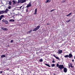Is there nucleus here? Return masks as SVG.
<instances>
[{
  "label": "nucleus",
  "instance_id": "37",
  "mask_svg": "<svg viewBox=\"0 0 75 75\" xmlns=\"http://www.w3.org/2000/svg\"><path fill=\"white\" fill-rule=\"evenodd\" d=\"M3 73L2 71H0V74H2Z\"/></svg>",
  "mask_w": 75,
  "mask_h": 75
},
{
  "label": "nucleus",
  "instance_id": "44",
  "mask_svg": "<svg viewBox=\"0 0 75 75\" xmlns=\"http://www.w3.org/2000/svg\"><path fill=\"white\" fill-rule=\"evenodd\" d=\"M47 24V25H48V24Z\"/></svg>",
  "mask_w": 75,
  "mask_h": 75
},
{
  "label": "nucleus",
  "instance_id": "2",
  "mask_svg": "<svg viewBox=\"0 0 75 75\" xmlns=\"http://www.w3.org/2000/svg\"><path fill=\"white\" fill-rule=\"evenodd\" d=\"M58 68H59L61 70H62V69L64 68V66H63L62 65H59Z\"/></svg>",
  "mask_w": 75,
  "mask_h": 75
},
{
  "label": "nucleus",
  "instance_id": "9",
  "mask_svg": "<svg viewBox=\"0 0 75 75\" xmlns=\"http://www.w3.org/2000/svg\"><path fill=\"white\" fill-rule=\"evenodd\" d=\"M72 54H71V53H70L69 55V58H72Z\"/></svg>",
  "mask_w": 75,
  "mask_h": 75
},
{
  "label": "nucleus",
  "instance_id": "31",
  "mask_svg": "<svg viewBox=\"0 0 75 75\" xmlns=\"http://www.w3.org/2000/svg\"><path fill=\"white\" fill-rule=\"evenodd\" d=\"M37 8H36L35 10V12H37Z\"/></svg>",
  "mask_w": 75,
  "mask_h": 75
},
{
  "label": "nucleus",
  "instance_id": "29",
  "mask_svg": "<svg viewBox=\"0 0 75 75\" xmlns=\"http://www.w3.org/2000/svg\"><path fill=\"white\" fill-rule=\"evenodd\" d=\"M55 66V64H52V66L53 67H54Z\"/></svg>",
  "mask_w": 75,
  "mask_h": 75
},
{
  "label": "nucleus",
  "instance_id": "18",
  "mask_svg": "<svg viewBox=\"0 0 75 75\" xmlns=\"http://www.w3.org/2000/svg\"><path fill=\"white\" fill-rule=\"evenodd\" d=\"M64 57L65 58H67L69 57V55L67 54V55H65V56H64Z\"/></svg>",
  "mask_w": 75,
  "mask_h": 75
},
{
  "label": "nucleus",
  "instance_id": "34",
  "mask_svg": "<svg viewBox=\"0 0 75 75\" xmlns=\"http://www.w3.org/2000/svg\"><path fill=\"white\" fill-rule=\"evenodd\" d=\"M65 1L66 0H64L63 1H62V2H63V3H64L65 2Z\"/></svg>",
  "mask_w": 75,
  "mask_h": 75
},
{
  "label": "nucleus",
  "instance_id": "4",
  "mask_svg": "<svg viewBox=\"0 0 75 75\" xmlns=\"http://www.w3.org/2000/svg\"><path fill=\"white\" fill-rule=\"evenodd\" d=\"M32 6V4L31 3H29V4H28L26 6L27 8H28L29 7H31Z\"/></svg>",
  "mask_w": 75,
  "mask_h": 75
},
{
  "label": "nucleus",
  "instance_id": "12",
  "mask_svg": "<svg viewBox=\"0 0 75 75\" xmlns=\"http://www.w3.org/2000/svg\"><path fill=\"white\" fill-rule=\"evenodd\" d=\"M47 1H46L45 2V3H47L48 2H50L51 1V0H46Z\"/></svg>",
  "mask_w": 75,
  "mask_h": 75
},
{
  "label": "nucleus",
  "instance_id": "35",
  "mask_svg": "<svg viewBox=\"0 0 75 75\" xmlns=\"http://www.w3.org/2000/svg\"><path fill=\"white\" fill-rule=\"evenodd\" d=\"M53 56H54V57L55 58H56V56L55 54H54Z\"/></svg>",
  "mask_w": 75,
  "mask_h": 75
},
{
  "label": "nucleus",
  "instance_id": "43",
  "mask_svg": "<svg viewBox=\"0 0 75 75\" xmlns=\"http://www.w3.org/2000/svg\"><path fill=\"white\" fill-rule=\"evenodd\" d=\"M74 59H75V56H74Z\"/></svg>",
  "mask_w": 75,
  "mask_h": 75
},
{
  "label": "nucleus",
  "instance_id": "39",
  "mask_svg": "<svg viewBox=\"0 0 75 75\" xmlns=\"http://www.w3.org/2000/svg\"><path fill=\"white\" fill-rule=\"evenodd\" d=\"M52 62H53V63H54L55 62V61H54V60H53V61H52Z\"/></svg>",
  "mask_w": 75,
  "mask_h": 75
},
{
  "label": "nucleus",
  "instance_id": "25",
  "mask_svg": "<svg viewBox=\"0 0 75 75\" xmlns=\"http://www.w3.org/2000/svg\"><path fill=\"white\" fill-rule=\"evenodd\" d=\"M70 67H71V68H73V66H72V64L70 63Z\"/></svg>",
  "mask_w": 75,
  "mask_h": 75
},
{
  "label": "nucleus",
  "instance_id": "8",
  "mask_svg": "<svg viewBox=\"0 0 75 75\" xmlns=\"http://www.w3.org/2000/svg\"><path fill=\"white\" fill-rule=\"evenodd\" d=\"M64 72L65 73L67 72V69L64 68Z\"/></svg>",
  "mask_w": 75,
  "mask_h": 75
},
{
  "label": "nucleus",
  "instance_id": "1",
  "mask_svg": "<svg viewBox=\"0 0 75 75\" xmlns=\"http://www.w3.org/2000/svg\"><path fill=\"white\" fill-rule=\"evenodd\" d=\"M26 2V0H18V2L19 3H24Z\"/></svg>",
  "mask_w": 75,
  "mask_h": 75
},
{
  "label": "nucleus",
  "instance_id": "5",
  "mask_svg": "<svg viewBox=\"0 0 75 75\" xmlns=\"http://www.w3.org/2000/svg\"><path fill=\"white\" fill-rule=\"evenodd\" d=\"M62 50H58V52H57V53L58 54H61L62 53Z\"/></svg>",
  "mask_w": 75,
  "mask_h": 75
},
{
  "label": "nucleus",
  "instance_id": "15",
  "mask_svg": "<svg viewBox=\"0 0 75 75\" xmlns=\"http://www.w3.org/2000/svg\"><path fill=\"white\" fill-rule=\"evenodd\" d=\"M4 12L3 11V10H0V15L1 14H3V13Z\"/></svg>",
  "mask_w": 75,
  "mask_h": 75
},
{
  "label": "nucleus",
  "instance_id": "11",
  "mask_svg": "<svg viewBox=\"0 0 75 75\" xmlns=\"http://www.w3.org/2000/svg\"><path fill=\"white\" fill-rule=\"evenodd\" d=\"M72 14V13H69V14H68L66 16L67 17H69L70 16H71V14Z\"/></svg>",
  "mask_w": 75,
  "mask_h": 75
},
{
  "label": "nucleus",
  "instance_id": "16",
  "mask_svg": "<svg viewBox=\"0 0 75 75\" xmlns=\"http://www.w3.org/2000/svg\"><path fill=\"white\" fill-rule=\"evenodd\" d=\"M6 57V55H4V54H3V55H1V58H3V57Z\"/></svg>",
  "mask_w": 75,
  "mask_h": 75
},
{
  "label": "nucleus",
  "instance_id": "13",
  "mask_svg": "<svg viewBox=\"0 0 75 75\" xmlns=\"http://www.w3.org/2000/svg\"><path fill=\"white\" fill-rule=\"evenodd\" d=\"M40 28V26L38 25V26H37V27H36V30H38Z\"/></svg>",
  "mask_w": 75,
  "mask_h": 75
},
{
  "label": "nucleus",
  "instance_id": "17",
  "mask_svg": "<svg viewBox=\"0 0 75 75\" xmlns=\"http://www.w3.org/2000/svg\"><path fill=\"white\" fill-rule=\"evenodd\" d=\"M33 31V30H30L29 32H28L27 33L28 34L29 33H30Z\"/></svg>",
  "mask_w": 75,
  "mask_h": 75
},
{
  "label": "nucleus",
  "instance_id": "27",
  "mask_svg": "<svg viewBox=\"0 0 75 75\" xmlns=\"http://www.w3.org/2000/svg\"><path fill=\"white\" fill-rule=\"evenodd\" d=\"M6 20H4V19H3L2 20V21L3 22H5L6 21Z\"/></svg>",
  "mask_w": 75,
  "mask_h": 75
},
{
  "label": "nucleus",
  "instance_id": "10",
  "mask_svg": "<svg viewBox=\"0 0 75 75\" xmlns=\"http://www.w3.org/2000/svg\"><path fill=\"white\" fill-rule=\"evenodd\" d=\"M15 20L13 19H11L9 20V21L11 22H14Z\"/></svg>",
  "mask_w": 75,
  "mask_h": 75
},
{
  "label": "nucleus",
  "instance_id": "36",
  "mask_svg": "<svg viewBox=\"0 0 75 75\" xmlns=\"http://www.w3.org/2000/svg\"><path fill=\"white\" fill-rule=\"evenodd\" d=\"M22 7H23V6H21L19 8H22Z\"/></svg>",
  "mask_w": 75,
  "mask_h": 75
},
{
  "label": "nucleus",
  "instance_id": "38",
  "mask_svg": "<svg viewBox=\"0 0 75 75\" xmlns=\"http://www.w3.org/2000/svg\"><path fill=\"white\" fill-rule=\"evenodd\" d=\"M37 14V12H35V13H34V14Z\"/></svg>",
  "mask_w": 75,
  "mask_h": 75
},
{
  "label": "nucleus",
  "instance_id": "14",
  "mask_svg": "<svg viewBox=\"0 0 75 75\" xmlns=\"http://www.w3.org/2000/svg\"><path fill=\"white\" fill-rule=\"evenodd\" d=\"M12 2L13 3V5H14L16 3V1L14 0Z\"/></svg>",
  "mask_w": 75,
  "mask_h": 75
},
{
  "label": "nucleus",
  "instance_id": "24",
  "mask_svg": "<svg viewBox=\"0 0 75 75\" xmlns=\"http://www.w3.org/2000/svg\"><path fill=\"white\" fill-rule=\"evenodd\" d=\"M40 62H41L43 61V59H40Z\"/></svg>",
  "mask_w": 75,
  "mask_h": 75
},
{
  "label": "nucleus",
  "instance_id": "19",
  "mask_svg": "<svg viewBox=\"0 0 75 75\" xmlns=\"http://www.w3.org/2000/svg\"><path fill=\"white\" fill-rule=\"evenodd\" d=\"M45 64L46 66H47L48 67H50V66L47 64Z\"/></svg>",
  "mask_w": 75,
  "mask_h": 75
},
{
  "label": "nucleus",
  "instance_id": "23",
  "mask_svg": "<svg viewBox=\"0 0 75 75\" xmlns=\"http://www.w3.org/2000/svg\"><path fill=\"white\" fill-rule=\"evenodd\" d=\"M37 30H36V28H35V29H34L33 30V31H35Z\"/></svg>",
  "mask_w": 75,
  "mask_h": 75
},
{
  "label": "nucleus",
  "instance_id": "7",
  "mask_svg": "<svg viewBox=\"0 0 75 75\" xmlns=\"http://www.w3.org/2000/svg\"><path fill=\"white\" fill-rule=\"evenodd\" d=\"M4 17V16L3 15H2L0 16V21H1L2 18Z\"/></svg>",
  "mask_w": 75,
  "mask_h": 75
},
{
  "label": "nucleus",
  "instance_id": "33",
  "mask_svg": "<svg viewBox=\"0 0 75 75\" xmlns=\"http://www.w3.org/2000/svg\"><path fill=\"white\" fill-rule=\"evenodd\" d=\"M13 42V40H11V42Z\"/></svg>",
  "mask_w": 75,
  "mask_h": 75
},
{
  "label": "nucleus",
  "instance_id": "30",
  "mask_svg": "<svg viewBox=\"0 0 75 75\" xmlns=\"http://www.w3.org/2000/svg\"><path fill=\"white\" fill-rule=\"evenodd\" d=\"M56 67H59V64H56Z\"/></svg>",
  "mask_w": 75,
  "mask_h": 75
},
{
  "label": "nucleus",
  "instance_id": "20",
  "mask_svg": "<svg viewBox=\"0 0 75 75\" xmlns=\"http://www.w3.org/2000/svg\"><path fill=\"white\" fill-rule=\"evenodd\" d=\"M71 21V19H69L68 21H66V22L67 23H68Z\"/></svg>",
  "mask_w": 75,
  "mask_h": 75
},
{
  "label": "nucleus",
  "instance_id": "42",
  "mask_svg": "<svg viewBox=\"0 0 75 75\" xmlns=\"http://www.w3.org/2000/svg\"><path fill=\"white\" fill-rule=\"evenodd\" d=\"M54 74V75H55V74Z\"/></svg>",
  "mask_w": 75,
  "mask_h": 75
},
{
  "label": "nucleus",
  "instance_id": "41",
  "mask_svg": "<svg viewBox=\"0 0 75 75\" xmlns=\"http://www.w3.org/2000/svg\"><path fill=\"white\" fill-rule=\"evenodd\" d=\"M72 60V61L73 62H74V60Z\"/></svg>",
  "mask_w": 75,
  "mask_h": 75
},
{
  "label": "nucleus",
  "instance_id": "22",
  "mask_svg": "<svg viewBox=\"0 0 75 75\" xmlns=\"http://www.w3.org/2000/svg\"><path fill=\"white\" fill-rule=\"evenodd\" d=\"M12 2L11 1H9V4L11 5V4Z\"/></svg>",
  "mask_w": 75,
  "mask_h": 75
},
{
  "label": "nucleus",
  "instance_id": "3",
  "mask_svg": "<svg viewBox=\"0 0 75 75\" xmlns=\"http://www.w3.org/2000/svg\"><path fill=\"white\" fill-rule=\"evenodd\" d=\"M8 11H9V10L7 8L4 11V10H2V11H3V14H4V13H8Z\"/></svg>",
  "mask_w": 75,
  "mask_h": 75
},
{
  "label": "nucleus",
  "instance_id": "40",
  "mask_svg": "<svg viewBox=\"0 0 75 75\" xmlns=\"http://www.w3.org/2000/svg\"><path fill=\"white\" fill-rule=\"evenodd\" d=\"M68 66H69V68H70V65H69V64L68 65Z\"/></svg>",
  "mask_w": 75,
  "mask_h": 75
},
{
  "label": "nucleus",
  "instance_id": "28",
  "mask_svg": "<svg viewBox=\"0 0 75 75\" xmlns=\"http://www.w3.org/2000/svg\"><path fill=\"white\" fill-rule=\"evenodd\" d=\"M56 59H57L59 60V57H55Z\"/></svg>",
  "mask_w": 75,
  "mask_h": 75
},
{
  "label": "nucleus",
  "instance_id": "26",
  "mask_svg": "<svg viewBox=\"0 0 75 75\" xmlns=\"http://www.w3.org/2000/svg\"><path fill=\"white\" fill-rule=\"evenodd\" d=\"M11 8V6H9L8 7V9H10Z\"/></svg>",
  "mask_w": 75,
  "mask_h": 75
},
{
  "label": "nucleus",
  "instance_id": "6",
  "mask_svg": "<svg viewBox=\"0 0 75 75\" xmlns=\"http://www.w3.org/2000/svg\"><path fill=\"white\" fill-rule=\"evenodd\" d=\"M1 29L7 31L8 30V29L5 28H1Z\"/></svg>",
  "mask_w": 75,
  "mask_h": 75
},
{
  "label": "nucleus",
  "instance_id": "32",
  "mask_svg": "<svg viewBox=\"0 0 75 75\" xmlns=\"http://www.w3.org/2000/svg\"><path fill=\"white\" fill-rule=\"evenodd\" d=\"M55 10V9H52V10L51 11H50V12H52L53 11H54V10Z\"/></svg>",
  "mask_w": 75,
  "mask_h": 75
},
{
  "label": "nucleus",
  "instance_id": "21",
  "mask_svg": "<svg viewBox=\"0 0 75 75\" xmlns=\"http://www.w3.org/2000/svg\"><path fill=\"white\" fill-rule=\"evenodd\" d=\"M5 22L6 24H8V21L7 20H6V21Z\"/></svg>",
  "mask_w": 75,
  "mask_h": 75
}]
</instances>
